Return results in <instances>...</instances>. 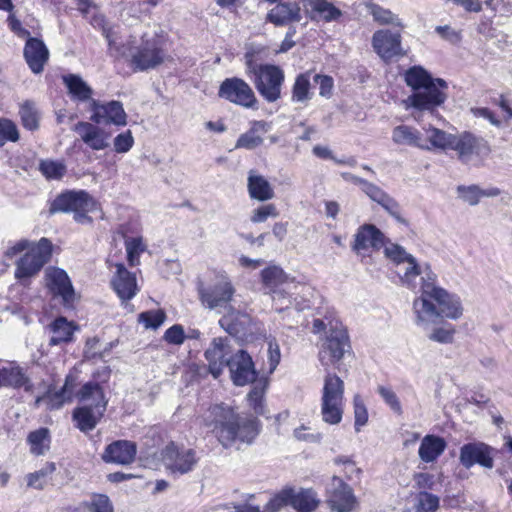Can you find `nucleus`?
<instances>
[{
    "instance_id": "nucleus-1",
    "label": "nucleus",
    "mask_w": 512,
    "mask_h": 512,
    "mask_svg": "<svg viewBox=\"0 0 512 512\" xmlns=\"http://www.w3.org/2000/svg\"><path fill=\"white\" fill-rule=\"evenodd\" d=\"M436 281L437 276L431 269L424 270L421 294L413 301L415 323L424 330L436 325L443 318L457 320L463 315L460 298L437 286Z\"/></svg>"
},
{
    "instance_id": "nucleus-2",
    "label": "nucleus",
    "mask_w": 512,
    "mask_h": 512,
    "mask_svg": "<svg viewBox=\"0 0 512 512\" xmlns=\"http://www.w3.org/2000/svg\"><path fill=\"white\" fill-rule=\"evenodd\" d=\"M405 82L412 93L404 100L406 109H413L415 119L419 114H433L447 99L448 84L441 78H433L421 66H413L405 73Z\"/></svg>"
},
{
    "instance_id": "nucleus-3",
    "label": "nucleus",
    "mask_w": 512,
    "mask_h": 512,
    "mask_svg": "<svg viewBox=\"0 0 512 512\" xmlns=\"http://www.w3.org/2000/svg\"><path fill=\"white\" fill-rule=\"evenodd\" d=\"M205 425L212 427V432L223 447H230L236 440L251 442L257 434L254 419L240 417L228 405L215 404L204 416Z\"/></svg>"
},
{
    "instance_id": "nucleus-4",
    "label": "nucleus",
    "mask_w": 512,
    "mask_h": 512,
    "mask_svg": "<svg viewBox=\"0 0 512 512\" xmlns=\"http://www.w3.org/2000/svg\"><path fill=\"white\" fill-rule=\"evenodd\" d=\"M25 250L27 252L16 262L15 277L19 280L39 273L51 257L52 243L47 238H41L37 243L22 239L7 249L6 256L12 258Z\"/></svg>"
},
{
    "instance_id": "nucleus-5",
    "label": "nucleus",
    "mask_w": 512,
    "mask_h": 512,
    "mask_svg": "<svg viewBox=\"0 0 512 512\" xmlns=\"http://www.w3.org/2000/svg\"><path fill=\"white\" fill-rule=\"evenodd\" d=\"M81 406L73 411L76 427L82 432L93 430L106 410L107 401L102 388L96 383H86L78 393Z\"/></svg>"
},
{
    "instance_id": "nucleus-6",
    "label": "nucleus",
    "mask_w": 512,
    "mask_h": 512,
    "mask_svg": "<svg viewBox=\"0 0 512 512\" xmlns=\"http://www.w3.org/2000/svg\"><path fill=\"white\" fill-rule=\"evenodd\" d=\"M244 58L247 74L253 76L258 93L269 103L279 100L285 80L283 69L273 64H257L252 52H246Z\"/></svg>"
},
{
    "instance_id": "nucleus-7",
    "label": "nucleus",
    "mask_w": 512,
    "mask_h": 512,
    "mask_svg": "<svg viewBox=\"0 0 512 512\" xmlns=\"http://www.w3.org/2000/svg\"><path fill=\"white\" fill-rule=\"evenodd\" d=\"M344 382L330 372L324 378L321 397V416L325 423L339 424L343 416Z\"/></svg>"
},
{
    "instance_id": "nucleus-8",
    "label": "nucleus",
    "mask_w": 512,
    "mask_h": 512,
    "mask_svg": "<svg viewBox=\"0 0 512 512\" xmlns=\"http://www.w3.org/2000/svg\"><path fill=\"white\" fill-rule=\"evenodd\" d=\"M319 351V361L326 370L336 366L349 350V337L343 324L329 320V330Z\"/></svg>"
},
{
    "instance_id": "nucleus-9",
    "label": "nucleus",
    "mask_w": 512,
    "mask_h": 512,
    "mask_svg": "<svg viewBox=\"0 0 512 512\" xmlns=\"http://www.w3.org/2000/svg\"><path fill=\"white\" fill-rule=\"evenodd\" d=\"M262 282L266 289L272 296L274 302L282 301L279 310L288 307L291 304L290 297L295 294L298 288V283L295 279L288 276L281 267L272 265L265 268L261 272Z\"/></svg>"
},
{
    "instance_id": "nucleus-10",
    "label": "nucleus",
    "mask_w": 512,
    "mask_h": 512,
    "mask_svg": "<svg viewBox=\"0 0 512 512\" xmlns=\"http://www.w3.org/2000/svg\"><path fill=\"white\" fill-rule=\"evenodd\" d=\"M320 501L312 489L285 488L276 494L269 502L268 509L275 512L284 506H292L297 512H313Z\"/></svg>"
},
{
    "instance_id": "nucleus-11",
    "label": "nucleus",
    "mask_w": 512,
    "mask_h": 512,
    "mask_svg": "<svg viewBox=\"0 0 512 512\" xmlns=\"http://www.w3.org/2000/svg\"><path fill=\"white\" fill-rule=\"evenodd\" d=\"M384 252L397 265V273L400 275L402 283L411 289L416 288V278L419 276L422 278L424 270L431 269L427 264L420 266L411 254L397 244L386 247Z\"/></svg>"
},
{
    "instance_id": "nucleus-12",
    "label": "nucleus",
    "mask_w": 512,
    "mask_h": 512,
    "mask_svg": "<svg viewBox=\"0 0 512 512\" xmlns=\"http://www.w3.org/2000/svg\"><path fill=\"white\" fill-rule=\"evenodd\" d=\"M371 44L374 52L385 62L406 55L399 32H392L389 29L377 30L372 36Z\"/></svg>"
},
{
    "instance_id": "nucleus-13",
    "label": "nucleus",
    "mask_w": 512,
    "mask_h": 512,
    "mask_svg": "<svg viewBox=\"0 0 512 512\" xmlns=\"http://www.w3.org/2000/svg\"><path fill=\"white\" fill-rule=\"evenodd\" d=\"M161 458L165 467L172 473H188L197 463L196 452L193 449L179 447L174 442L165 446Z\"/></svg>"
},
{
    "instance_id": "nucleus-14",
    "label": "nucleus",
    "mask_w": 512,
    "mask_h": 512,
    "mask_svg": "<svg viewBox=\"0 0 512 512\" xmlns=\"http://www.w3.org/2000/svg\"><path fill=\"white\" fill-rule=\"evenodd\" d=\"M218 95L245 108H255L257 104L252 88L244 80L237 77L225 79L220 85Z\"/></svg>"
},
{
    "instance_id": "nucleus-15",
    "label": "nucleus",
    "mask_w": 512,
    "mask_h": 512,
    "mask_svg": "<svg viewBox=\"0 0 512 512\" xmlns=\"http://www.w3.org/2000/svg\"><path fill=\"white\" fill-rule=\"evenodd\" d=\"M164 59L165 52L160 47L159 40L156 37L151 39L143 37L141 45L131 55V64L137 70L146 71L159 66Z\"/></svg>"
},
{
    "instance_id": "nucleus-16",
    "label": "nucleus",
    "mask_w": 512,
    "mask_h": 512,
    "mask_svg": "<svg viewBox=\"0 0 512 512\" xmlns=\"http://www.w3.org/2000/svg\"><path fill=\"white\" fill-rule=\"evenodd\" d=\"M234 293L235 288L231 281L228 277L222 275L217 278L212 286L202 289L200 297L203 305L211 310L227 309L230 307L228 304L232 300Z\"/></svg>"
},
{
    "instance_id": "nucleus-17",
    "label": "nucleus",
    "mask_w": 512,
    "mask_h": 512,
    "mask_svg": "<svg viewBox=\"0 0 512 512\" xmlns=\"http://www.w3.org/2000/svg\"><path fill=\"white\" fill-rule=\"evenodd\" d=\"M96 209L95 200L83 190L67 191L55 198L50 207L51 213L56 212H76L81 210L94 211Z\"/></svg>"
},
{
    "instance_id": "nucleus-18",
    "label": "nucleus",
    "mask_w": 512,
    "mask_h": 512,
    "mask_svg": "<svg viewBox=\"0 0 512 512\" xmlns=\"http://www.w3.org/2000/svg\"><path fill=\"white\" fill-rule=\"evenodd\" d=\"M90 110L92 111L90 120L93 123L114 124L116 126H125L127 124V114L122 103L119 101L101 103L92 99Z\"/></svg>"
},
{
    "instance_id": "nucleus-19",
    "label": "nucleus",
    "mask_w": 512,
    "mask_h": 512,
    "mask_svg": "<svg viewBox=\"0 0 512 512\" xmlns=\"http://www.w3.org/2000/svg\"><path fill=\"white\" fill-rule=\"evenodd\" d=\"M230 377L236 386H244L254 382L257 373L251 356L244 350H238L234 353L228 362Z\"/></svg>"
},
{
    "instance_id": "nucleus-20",
    "label": "nucleus",
    "mask_w": 512,
    "mask_h": 512,
    "mask_svg": "<svg viewBox=\"0 0 512 512\" xmlns=\"http://www.w3.org/2000/svg\"><path fill=\"white\" fill-rule=\"evenodd\" d=\"M46 286L54 297H60L64 305L75 300V291L68 274L60 268L48 267L45 270Z\"/></svg>"
},
{
    "instance_id": "nucleus-21",
    "label": "nucleus",
    "mask_w": 512,
    "mask_h": 512,
    "mask_svg": "<svg viewBox=\"0 0 512 512\" xmlns=\"http://www.w3.org/2000/svg\"><path fill=\"white\" fill-rule=\"evenodd\" d=\"M327 502L332 511L350 512L356 505V498L351 487L340 477L334 476L328 487Z\"/></svg>"
},
{
    "instance_id": "nucleus-22",
    "label": "nucleus",
    "mask_w": 512,
    "mask_h": 512,
    "mask_svg": "<svg viewBox=\"0 0 512 512\" xmlns=\"http://www.w3.org/2000/svg\"><path fill=\"white\" fill-rule=\"evenodd\" d=\"M204 355L208 361L209 372L214 378H218L227 367L226 362L233 355L230 340L227 337L214 338Z\"/></svg>"
},
{
    "instance_id": "nucleus-23",
    "label": "nucleus",
    "mask_w": 512,
    "mask_h": 512,
    "mask_svg": "<svg viewBox=\"0 0 512 512\" xmlns=\"http://www.w3.org/2000/svg\"><path fill=\"white\" fill-rule=\"evenodd\" d=\"M349 179L361 186L362 191L374 202L381 205L397 221L404 223L400 215L399 204L380 187L357 176L349 175Z\"/></svg>"
},
{
    "instance_id": "nucleus-24",
    "label": "nucleus",
    "mask_w": 512,
    "mask_h": 512,
    "mask_svg": "<svg viewBox=\"0 0 512 512\" xmlns=\"http://www.w3.org/2000/svg\"><path fill=\"white\" fill-rule=\"evenodd\" d=\"M116 271L111 278V286L122 301H129L139 291L136 275L122 263L115 264Z\"/></svg>"
},
{
    "instance_id": "nucleus-25",
    "label": "nucleus",
    "mask_w": 512,
    "mask_h": 512,
    "mask_svg": "<svg viewBox=\"0 0 512 512\" xmlns=\"http://www.w3.org/2000/svg\"><path fill=\"white\" fill-rule=\"evenodd\" d=\"M460 463L467 469L475 464L491 469L494 465L491 448L481 442L468 443L461 447Z\"/></svg>"
},
{
    "instance_id": "nucleus-26",
    "label": "nucleus",
    "mask_w": 512,
    "mask_h": 512,
    "mask_svg": "<svg viewBox=\"0 0 512 512\" xmlns=\"http://www.w3.org/2000/svg\"><path fill=\"white\" fill-rule=\"evenodd\" d=\"M80 139L92 150H103L109 146L110 135L102 128L90 123L80 121L73 127Z\"/></svg>"
},
{
    "instance_id": "nucleus-27",
    "label": "nucleus",
    "mask_w": 512,
    "mask_h": 512,
    "mask_svg": "<svg viewBox=\"0 0 512 512\" xmlns=\"http://www.w3.org/2000/svg\"><path fill=\"white\" fill-rule=\"evenodd\" d=\"M135 456L136 445L134 443L126 440H117L105 448L102 460L105 463L129 465L134 461Z\"/></svg>"
},
{
    "instance_id": "nucleus-28",
    "label": "nucleus",
    "mask_w": 512,
    "mask_h": 512,
    "mask_svg": "<svg viewBox=\"0 0 512 512\" xmlns=\"http://www.w3.org/2000/svg\"><path fill=\"white\" fill-rule=\"evenodd\" d=\"M483 143L484 140L482 138L470 132H463L459 135L452 134L449 149L456 151L458 158L466 163L471 160L473 155L479 154Z\"/></svg>"
},
{
    "instance_id": "nucleus-29",
    "label": "nucleus",
    "mask_w": 512,
    "mask_h": 512,
    "mask_svg": "<svg viewBox=\"0 0 512 512\" xmlns=\"http://www.w3.org/2000/svg\"><path fill=\"white\" fill-rule=\"evenodd\" d=\"M385 243L384 234L372 224H364L360 226L354 235L352 250L360 253L368 248L380 249Z\"/></svg>"
},
{
    "instance_id": "nucleus-30",
    "label": "nucleus",
    "mask_w": 512,
    "mask_h": 512,
    "mask_svg": "<svg viewBox=\"0 0 512 512\" xmlns=\"http://www.w3.org/2000/svg\"><path fill=\"white\" fill-rule=\"evenodd\" d=\"M23 54L29 68L35 74L44 70L49 59V51L44 42L33 37L27 39Z\"/></svg>"
},
{
    "instance_id": "nucleus-31",
    "label": "nucleus",
    "mask_w": 512,
    "mask_h": 512,
    "mask_svg": "<svg viewBox=\"0 0 512 512\" xmlns=\"http://www.w3.org/2000/svg\"><path fill=\"white\" fill-rule=\"evenodd\" d=\"M301 18V7L295 1L280 2L267 14V20L276 26L299 22Z\"/></svg>"
},
{
    "instance_id": "nucleus-32",
    "label": "nucleus",
    "mask_w": 512,
    "mask_h": 512,
    "mask_svg": "<svg viewBox=\"0 0 512 512\" xmlns=\"http://www.w3.org/2000/svg\"><path fill=\"white\" fill-rule=\"evenodd\" d=\"M421 150H448L452 134L431 125L422 128Z\"/></svg>"
},
{
    "instance_id": "nucleus-33",
    "label": "nucleus",
    "mask_w": 512,
    "mask_h": 512,
    "mask_svg": "<svg viewBox=\"0 0 512 512\" xmlns=\"http://www.w3.org/2000/svg\"><path fill=\"white\" fill-rule=\"evenodd\" d=\"M308 6L310 10L307 13L311 20L329 23L336 22L343 16L342 10L328 0H309Z\"/></svg>"
},
{
    "instance_id": "nucleus-34",
    "label": "nucleus",
    "mask_w": 512,
    "mask_h": 512,
    "mask_svg": "<svg viewBox=\"0 0 512 512\" xmlns=\"http://www.w3.org/2000/svg\"><path fill=\"white\" fill-rule=\"evenodd\" d=\"M312 71H306L296 76L291 89V102L300 104L303 107L308 106L314 96L312 90Z\"/></svg>"
},
{
    "instance_id": "nucleus-35",
    "label": "nucleus",
    "mask_w": 512,
    "mask_h": 512,
    "mask_svg": "<svg viewBox=\"0 0 512 512\" xmlns=\"http://www.w3.org/2000/svg\"><path fill=\"white\" fill-rule=\"evenodd\" d=\"M247 188L249 196L261 202L271 200L275 196L274 190L268 180L254 170L249 171Z\"/></svg>"
},
{
    "instance_id": "nucleus-36",
    "label": "nucleus",
    "mask_w": 512,
    "mask_h": 512,
    "mask_svg": "<svg viewBox=\"0 0 512 512\" xmlns=\"http://www.w3.org/2000/svg\"><path fill=\"white\" fill-rule=\"evenodd\" d=\"M446 441L436 435H426L421 440L418 455L425 463L434 462L446 449Z\"/></svg>"
},
{
    "instance_id": "nucleus-37",
    "label": "nucleus",
    "mask_w": 512,
    "mask_h": 512,
    "mask_svg": "<svg viewBox=\"0 0 512 512\" xmlns=\"http://www.w3.org/2000/svg\"><path fill=\"white\" fill-rule=\"evenodd\" d=\"M422 131L414 126L401 124L392 130V141L397 146L420 149Z\"/></svg>"
},
{
    "instance_id": "nucleus-38",
    "label": "nucleus",
    "mask_w": 512,
    "mask_h": 512,
    "mask_svg": "<svg viewBox=\"0 0 512 512\" xmlns=\"http://www.w3.org/2000/svg\"><path fill=\"white\" fill-rule=\"evenodd\" d=\"M251 323L248 314L235 311L229 307L228 312L219 320L220 326L230 335L243 333Z\"/></svg>"
},
{
    "instance_id": "nucleus-39",
    "label": "nucleus",
    "mask_w": 512,
    "mask_h": 512,
    "mask_svg": "<svg viewBox=\"0 0 512 512\" xmlns=\"http://www.w3.org/2000/svg\"><path fill=\"white\" fill-rule=\"evenodd\" d=\"M73 387L74 383L72 377L67 376L64 386L59 391L52 392L51 390H48L44 397L36 399V404L38 405L41 401H46L48 409H60L65 402L71 400Z\"/></svg>"
},
{
    "instance_id": "nucleus-40",
    "label": "nucleus",
    "mask_w": 512,
    "mask_h": 512,
    "mask_svg": "<svg viewBox=\"0 0 512 512\" xmlns=\"http://www.w3.org/2000/svg\"><path fill=\"white\" fill-rule=\"evenodd\" d=\"M29 383V378L16 364L0 366V387L20 388Z\"/></svg>"
},
{
    "instance_id": "nucleus-41",
    "label": "nucleus",
    "mask_w": 512,
    "mask_h": 512,
    "mask_svg": "<svg viewBox=\"0 0 512 512\" xmlns=\"http://www.w3.org/2000/svg\"><path fill=\"white\" fill-rule=\"evenodd\" d=\"M63 82L73 100L81 102L92 100L93 90L80 76L75 74L66 75L63 77Z\"/></svg>"
},
{
    "instance_id": "nucleus-42",
    "label": "nucleus",
    "mask_w": 512,
    "mask_h": 512,
    "mask_svg": "<svg viewBox=\"0 0 512 512\" xmlns=\"http://www.w3.org/2000/svg\"><path fill=\"white\" fill-rule=\"evenodd\" d=\"M76 329L77 327L73 322L67 321L64 317H58L51 324L52 337L50 338L49 344L54 346L71 342Z\"/></svg>"
},
{
    "instance_id": "nucleus-43",
    "label": "nucleus",
    "mask_w": 512,
    "mask_h": 512,
    "mask_svg": "<svg viewBox=\"0 0 512 512\" xmlns=\"http://www.w3.org/2000/svg\"><path fill=\"white\" fill-rule=\"evenodd\" d=\"M30 452L35 456L45 455L50 449L51 437L48 428H39L28 434Z\"/></svg>"
},
{
    "instance_id": "nucleus-44",
    "label": "nucleus",
    "mask_w": 512,
    "mask_h": 512,
    "mask_svg": "<svg viewBox=\"0 0 512 512\" xmlns=\"http://www.w3.org/2000/svg\"><path fill=\"white\" fill-rule=\"evenodd\" d=\"M369 14L373 17V20L380 25H390L403 29L404 24L399 16L393 13L391 10L386 9L375 3H368L366 5Z\"/></svg>"
},
{
    "instance_id": "nucleus-45",
    "label": "nucleus",
    "mask_w": 512,
    "mask_h": 512,
    "mask_svg": "<svg viewBox=\"0 0 512 512\" xmlns=\"http://www.w3.org/2000/svg\"><path fill=\"white\" fill-rule=\"evenodd\" d=\"M39 171L47 180H61L67 172L63 161L42 159L39 162Z\"/></svg>"
},
{
    "instance_id": "nucleus-46",
    "label": "nucleus",
    "mask_w": 512,
    "mask_h": 512,
    "mask_svg": "<svg viewBox=\"0 0 512 512\" xmlns=\"http://www.w3.org/2000/svg\"><path fill=\"white\" fill-rule=\"evenodd\" d=\"M56 464L47 462L40 470L30 473L26 476L29 487L42 490L48 483V479L55 472Z\"/></svg>"
},
{
    "instance_id": "nucleus-47",
    "label": "nucleus",
    "mask_w": 512,
    "mask_h": 512,
    "mask_svg": "<svg viewBox=\"0 0 512 512\" xmlns=\"http://www.w3.org/2000/svg\"><path fill=\"white\" fill-rule=\"evenodd\" d=\"M125 249L127 260L130 266L134 267L140 264V255L146 251L147 246L142 237H131L125 240Z\"/></svg>"
},
{
    "instance_id": "nucleus-48",
    "label": "nucleus",
    "mask_w": 512,
    "mask_h": 512,
    "mask_svg": "<svg viewBox=\"0 0 512 512\" xmlns=\"http://www.w3.org/2000/svg\"><path fill=\"white\" fill-rule=\"evenodd\" d=\"M24 128L34 131L39 127V113L33 103L25 102L19 111Z\"/></svg>"
},
{
    "instance_id": "nucleus-49",
    "label": "nucleus",
    "mask_w": 512,
    "mask_h": 512,
    "mask_svg": "<svg viewBox=\"0 0 512 512\" xmlns=\"http://www.w3.org/2000/svg\"><path fill=\"white\" fill-rule=\"evenodd\" d=\"M166 314L163 310H149L139 314L138 321L145 329H158L165 321Z\"/></svg>"
},
{
    "instance_id": "nucleus-50",
    "label": "nucleus",
    "mask_w": 512,
    "mask_h": 512,
    "mask_svg": "<svg viewBox=\"0 0 512 512\" xmlns=\"http://www.w3.org/2000/svg\"><path fill=\"white\" fill-rule=\"evenodd\" d=\"M19 140V131L16 124L6 118H0V148L6 142H17Z\"/></svg>"
},
{
    "instance_id": "nucleus-51",
    "label": "nucleus",
    "mask_w": 512,
    "mask_h": 512,
    "mask_svg": "<svg viewBox=\"0 0 512 512\" xmlns=\"http://www.w3.org/2000/svg\"><path fill=\"white\" fill-rule=\"evenodd\" d=\"M455 333V328L452 325H448L432 329L427 337L433 342L451 344L454 341Z\"/></svg>"
},
{
    "instance_id": "nucleus-52",
    "label": "nucleus",
    "mask_w": 512,
    "mask_h": 512,
    "mask_svg": "<svg viewBox=\"0 0 512 512\" xmlns=\"http://www.w3.org/2000/svg\"><path fill=\"white\" fill-rule=\"evenodd\" d=\"M90 512H113V505L107 495L94 494L86 504Z\"/></svg>"
},
{
    "instance_id": "nucleus-53",
    "label": "nucleus",
    "mask_w": 512,
    "mask_h": 512,
    "mask_svg": "<svg viewBox=\"0 0 512 512\" xmlns=\"http://www.w3.org/2000/svg\"><path fill=\"white\" fill-rule=\"evenodd\" d=\"M266 384L262 382L255 383L251 391L248 393V400L253 406L257 414L263 413V396L265 393Z\"/></svg>"
},
{
    "instance_id": "nucleus-54",
    "label": "nucleus",
    "mask_w": 512,
    "mask_h": 512,
    "mask_svg": "<svg viewBox=\"0 0 512 512\" xmlns=\"http://www.w3.org/2000/svg\"><path fill=\"white\" fill-rule=\"evenodd\" d=\"M459 197L470 205H476L483 197L482 190L476 185L458 186Z\"/></svg>"
},
{
    "instance_id": "nucleus-55",
    "label": "nucleus",
    "mask_w": 512,
    "mask_h": 512,
    "mask_svg": "<svg viewBox=\"0 0 512 512\" xmlns=\"http://www.w3.org/2000/svg\"><path fill=\"white\" fill-rule=\"evenodd\" d=\"M355 429L359 431L368 421V411L360 395H355L353 399Z\"/></svg>"
},
{
    "instance_id": "nucleus-56",
    "label": "nucleus",
    "mask_w": 512,
    "mask_h": 512,
    "mask_svg": "<svg viewBox=\"0 0 512 512\" xmlns=\"http://www.w3.org/2000/svg\"><path fill=\"white\" fill-rule=\"evenodd\" d=\"M312 80L319 85V95L329 99L333 95L334 80L331 76L322 74H313Z\"/></svg>"
},
{
    "instance_id": "nucleus-57",
    "label": "nucleus",
    "mask_w": 512,
    "mask_h": 512,
    "mask_svg": "<svg viewBox=\"0 0 512 512\" xmlns=\"http://www.w3.org/2000/svg\"><path fill=\"white\" fill-rule=\"evenodd\" d=\"M377 391L385 403L398 415L402 414V406L396 393L385 386H378Z\"/></svg>"
},
{
    "instance_id": "nucleus-58",
    "label": "nucleus",
    "mask_w": 512,
    "mask_h": 512,
    "mask_svg": "<svg viewBox=\"0 0 512 512\" xmlns=\"http://www.w3.org/2000/svg\"><path fill=\"white\" fill-rule=\"evenodd\" d=\"M439 506V498L430 493H420L416 512H434Z\"/></svg>"
},
{
    "instance_id": "nucleus-59",
    "label": "nucleus",
    "mask_w": 512,
    "mask_h": 512,
    "mask_svg": "<svg viewBox=\"0 0 512 512\" xmlns=\"http://www.w3.org/2000/svg\"><path fill=\"white\" fill-rule=\"evenodd\" d=\"M263 143V138L260 135H255L249 130L241 134L236 142L235 148H244L247 150L255 149Z\"/></svg>"
},
{
    "instance_id": "nucleus-60",
    "label": "nucleus",
    "mask_w": 512,
    "mask_h": 512,
    "mask_svg": "<svg viewBox=\"0 0 512 512\" xmlns=\"http://www.w3.org/2000/svg\"><path fill=\"white\" fill-rule=\"evenodd\" d=\"M277 208L274 204H267L260 206L259 208L255 209L251 215V221L253 223H263L265 222L269 217H277L278 216Z\"/></svg>"
},
{
    "instance_id": "nucleus-61",
    "label": "nucleus",
    "mask_w": 512,
    "mask_h": 512,
    "mask_svg": "<svg viewBox=\"0 0 512 512\" xmlns=\"http://www.w3.org/2000/svg\"><path fill=\"white\" fill-rule=\"evenodd\" d=\"M134 144V138L130 130L118 134L114 139V149L117 153L128 152Z\"/></svg>"
},
{
    "instance_id": "nucleus-62",
    "label": "nucleus",
    "mask_w": 512,
    "mask_h": 512,
    "mask_svg": "<svg viewBox=\"0 0 512 512\" xmlns=\"http://www.w3.org/2000/svg\"><path fill=\"white\" fill-rule=\"evenodd\" d=\"M164 340L169 344L181 345L184 342V329L181 325L175 324L166 330Z\"/></svg>"
},
{
    "instance_id": "nucleus-63",
    "label": "nucleus",
    "mask_w": 512,
    "mask_h": 512,
    "mask_svg": "<svg viewBox=\"0 0 512 512\" xmlns=\"http://www.w3.org/2000/svg\"><path fill=\"white\" fill-rule=\"evenodd\" d=\"M92 14H93V16H92V18L90 20L91 24L94 27H101V28H103V34H104L106 40L108 41L109 46L112 47L115 44V39H114L113 34L111 33V31L107 30L104 27V17H103V15L99 14L98 10L97 11H93Z\"/></svg>"
},
{
    "instance_id": "nucleus-64",
    "label": "nucleus",
    "mask_w": 512,
    "mask_h": 512,
    "mask_svg": "<svg viewBox=\"0 0 512 512\" xmlns=\"http://www.w3.org/2000/svg\"><path fill=\"white\" fill-rule=\"evenodd\" d=\"M435 30L443 39L451 43H458L461 40L460 32L448 25L437 26Z\"/></svg>"
}]
</instances>
